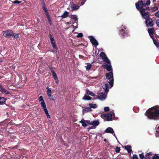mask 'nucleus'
<instances>
[{"label":"nucleus","instance_id":"nucleus-19","mask_svg":"<svg viewBox=\"0 0 159 159\" xmlns=\"http://www.w3.org/2000/svg\"><path fill=\"white\" fill-rule=\"evenodd\" d=\"M103 89L105 90V92L107 93L109 91L108 85L107 84H105L102 86Z\"/></svg>","mask_w":159,"mask_h":159},{"label":"nucleus","instance_id":"nucleus-48","mask_svg":"<svg viewBox=\"0 0 159 159\" xmlns=\"http://www.w3.org/2000/svg\"><path fill=\"white\" fill-rule=\"evenodd\" d=\"M137 156L136 154H134L133 156V159H138Z\"/></svg>","mask_w":159,"mask_h":159},{"label":"nucleus","instance_id":"nucleus-42","mask_svg":"<svg viewBox=\"0 0 159 159\" xmlns=\"http://www.w3.org/2000/svg\"><path fill=\"white\" fill-rule=\"evenodd\" d=\"M41 2H42V3H43V10L44 11L46 12L47 11L46 10V8H45V4L44 3H43V1H42V0H41Z\"/></svg>","mask_w":159,"mask_h":159},{"label":"nucleus","instance_id":"nucleus-57","mask_svg":"<svg viewBox=\"0 0 159 159\" xmlns=\"http://www.w3.org/2000/svg\"><path fill=\"white\" fill-rule=\"evenodd\" d=\"M47 18H48V20H49V19H50L49 15L48 14H47Z\"/></svg>","mask_w":159,"mask_h":159},{"label":"nucleus","instance_id":"nucleus-8","mask_svg":"<svg viewBox=\"0 0 159 159\" xmlns=\"http://www.w3.org/2000/svg\"><path fill=\"white\" fill-rule=\"evenodd\" d=\"M72 19H73L75 21V22H74L73 24L75 25V24L76 26H74V29H75L77 28V21H78V18L77 17V16L76 15H72L70 17Z\"/></svg>","mask_w":159,"mask_h":159},{"label":"nucleus","instance_id":"nucleus-63","mask_svg":"<svg viewBox=\"0 0 159 159\" xmlns=\"http://www.w3.org/2000/svg\"><path fill=\"white\" fill-rule=\"evenodd\" d=\"M79 57H80L81 58H82V57H83V56L81 55H79Z\"/></svg>","mask_w":159,"mask_h":159},{"label":"nucleus","instance_id":"nucleus-2","mask_svg":"<svg viewBox=\"0 0 159 159\" xmlns=\"http://www.w3.org/2000/svg\"><path fill=\"white\" fill-rule=\"evenodd\" d=\"M106 77L108 80H109V81H108V83L110 85L111 87H113L114 83V79L112 72H110L107 73L106 75Z\"/></svg>","mask_w":159,"mask_h":159},{"label":"nucleus","instance_id":"nucleus-52","mask_svg":"<svg viewBox=\"0 0 159 159\" xmlns=\"http://www.w3.org/2000/svg\"><path fill=\"white\" fill-rule=\"evenodd\" d=\"M155 15L157 17L159 18V11L155 13Z\"/></svg>","mask_w":159,"mask_h":159},{"label":"nucleus","instance_id":"nucleus-9","mask_svg":"<svg viewBox=\"0 0 159 159\" xmlns=\"http://www.w3.org/2000/svg\"><path fill=\"white\" fill-rule=\"evenodd\" d=\"M69 7L71 11L77 10L79 8V6L73 3L70 4L69 5Z\"/></svg>","mask_w":159,"mask_h":159},{"label":"nucleus","instance_id":"nucleus-21","mask_svg":"<svg viewBox=\"0 0 159 159\" xmlns=\"http://www.w3.org/2000/svg\"><path fill=\"white\" fill-rule=\"evenodd\" d=\"M92 110L90 108V107H87L85 108L83 110V113L84 114L85 112H87L90 111H91Z\"/></svg>","mask_w":159,"mask_h":159},{"label":"nucleus","instance_id":"nucleus-24","mask_svg":"<svg viewBox=\"0 0 159 159\" xmlns=\"http://www.w3.org/2000/svg\"><path fill=\"white\" fill-rule=\"evenodd\" d=\"M39 101L40 102H41L40 103V105L41 107H42V103H43L45 105H46L45 103L44 102V101L43 100V98L42 96H41L39 97Z\"/></svg>","mask_w":159,"mask_h":159},{"label":"nucleus","instance_id":"nucleus-56","mask_svg":"<svg viewBox=\"0 0 159 159\" xmlns=\"http://www.w3.org/2000/svg\"><path fill=\"white\" fill-rule=\"evenodd\" d=\"M85 122H86V123H87L88 124H89L90 125V123L91 122V121L90 120H86Z\"/></svg>","mask_w":159,"mask_h":159},{"label":"nucleus","instance_id":"nucleus-17","mask_svg":"<svg viewBox=\"0 0 159 159\" xmlns=\"http://www.w3.org/2000/svg\"><path fill=\"white\" fill-rule=\"evenodd\" d=\"M51 42L53 48L56 51H57L58 50V48L57 46L55 40H51Z\"/></svg>","mask_w":159,"mask_h":159},{"label":"nucleus","instance_id":"nucleus-18","mask_svg":"<svg viewBox=\"0 0 159 159\" xmlns=\"http://www.w3.org/2000/svg\"><path fill=\"white\" fill-rule=\"evenodd\" d=\"M7 99L4 97H0V105H3L5 103Z\"/></svg>","mask_w":159,"mask_h":159},{"label":"nucleus","instance_id":"nucleus-33","mask_svg":"<svg viewBox=\"0 0 159 159\" xmlns=\"http://www.w3.org/2000/svg\"><path fill=\"white\" fill-rule=\"evenodd\" d=\"M92 65L91 64L87 63V66L86 67L87 70H89L92 67Z\"/></svg>","mask_w":159,"mask_h":159},{"label":"nucleus","instance_id":"nucleus-20","mask_svg":"<svg viewBox=\"0 0 159 159\" xmlns=\"http://www.w3.org/2000/svg\"><path fill=\"white\" fill-rule=\"evenodd\" d=\"M125 149L127 150L128 152L130 153L132 151L131 146L130 145H127L125 147Z\"/></svg>","mask_w":159,"mask_h":159},{"label":"nucleus","instance_id":"nucleus-47","mask_svg":"<svg viewBox=\"0 0 159 159\" xmlns=\"http://www.w3.org/2000/svg\"><path fill=\"white\" fill-rule=\"evenodd\" d=\"M89 40H96L94 38L93 36H89Z\"/></svg>","mask_w":159,"mask_h":159},{"label":"nucleus","instance_id":"nucleus-59","mask_svg":"<svg viewBox=\"0 0 159 159\" xmlns=\"http://www.w3.org/2000/svg\"><path fill=\"white\" fill-rule=\"evenodd\" d=\"M2 48L1 46H0V52H1L2 51Z\"/></svg>","mask_w":159,"mask_h":159},{"label":"nucleus","instance_id":"nucleus-44","mask_svg":"<svg viewBox=\"0 0 159 159\" xmlns=\"http://www.w3.org/2000/svg\"><path fill=\"white\" fill-rule=\"evenodd\" d=\"M158 130L156 131V136L159 137V126L157 128Z\"/></svg>","mask_w":159,"mask_h":159},{"label":"nucleus","instance_id":"nucleus-58","mask_svg":"<svg viewBox=\"0 0 159 159\" xmlns=\"http://www.w3.org/2000/svg\"><path fill=\"white\" fill-rule=\"evenodd\" d=\"M48 22L49 23V24L50 25H52V22H51V19H49V20H48Z\"/></svg>","mask_w":159,"mask_h":159},{"label":"nucleus","instance_id":"nucleus-62","mask_svg":"<svg viewBox=\"0 0 159 159\" xmlns=\"http://www.w3.org/2000/svg\"><path fill=\"white\" fill-rule=\"evenodd\" d=\"M148 158L149 159H152V157H149L147 158Z\"/></svg>","mask_w":159,"mask_h":159},{"label":"nucleus","instance_id":"nucleus-22","mask_svg":"<svg viewBox=\"0 0 159 159\" xmlns=\"http://www.w3.org/2000/svg\"><path fill=\"white\" fill-rule=\"evenodd\" d=\"M92 99V98L88 95H87L86 94L83 98L82 99L85 100H90Z\"/></svg>","mask_w":159,"mask_h":159},{"label":"nucleus","instance_id":"nucleus-40","mask_svg":"<svg viewBox=\"0 0 159 159\" xmlns=\"http://www.w3.org/2000/svg\"><path fill=\"white\" fill-rule=\"evenodd\" d=\"M120 151V148L118 147H116V148L115 151L116 153L119 152Z\"/></svg>","mask_w":159,"mask_h":159},{"label":"nucleus","instance_id":"nucleus-7","mask_svg":"<svg viewBox=\"0 0 159 159\" xmlns=\"http://www.w3.org/2000/svg\"><path fill=\"white\" fill-rule=\"evenodd\" d=\"M3 34L4 36L6 37H11L12 35L13 32L11 30H7L3 32Z\"/></svg>","mask_w":159,"mask_h":159},{"label":"nucleus","instance_id":"nucleus-39","mask_svg":"<svg viewBox=\"0 0 159 159\" xmlns=\"http://www.w3.org/2000/svg\"><path fill=\"white\" fill-rule=\"evenodd\" d=\"M139 156L140 158L139 159H143L144 157V153L142 152L141 154H139Z\"/></svg>","mask_w":159,"mask_h":159},{"label":"nucleus","instance_id":"nucleus-49","mask_svg":"<svg viewBox=\"0 0 159 159\" xmlns=\"http://www.w3.org/2000/svg\"><path fill=\"white\" fill-rule=\"evenodd\" d=\"M21 2V1L16 0L13 2V3L15 4H19Z\"/></svg>","mask_w":159,"mask_h":159},{"label":"nucleus","instance_id":"nucleus-29","mask_svg":"<svg viewBox=\"0 0 159 159\" xmlns=\"http://www.w3.org/2000/svg\"><path fill=\"white\" fill-rule=\"evenodd\" d=\"M46 89L47 90V95L52 94V91L48 86L46 87Z\"/></svg>","mask_w":159,"mask_h":159},{"label":"nucleus","instance_id":"nucleus-15","mask_svg":"<svg viewBox=\"0 0 159 159\" xmlns=\"http://www.w3.org/2000/svg\"><path fill=\"white\" fill-rule=\"evenodd\" d=\"M106 95H105V93H104L103 92H102L98 94V98L99 99H105L106 98Z\"/></svg>","mask_w":159,"mask_h":159},{"label":"nucleus","instance_id":"nucleus-36","mask_svg":"<svg viewBox=\"0 0 159 159\" xmlns=\"http://www.w3.org/2000/svg\"><path fill=\"white\" fill-rule=\"evenodd\" d=\"M153 155L151 152H149L148 153H147L145 155V157L146 158H147L149 157L150 156H152Z\"/></svg>","mask_w":159,"mask_h":159},{"label":"nucleus","instance_id":"nucleus-25","mask_svg":"<svg viewBox=\"0 0 159 159\" xmlns=\"http://www.w3.org/2000/svg\"><path fill=\"white\" fill-rule=\"evenodd\" d=\"M102 60L104 62L107 63V64H110L111 63L110 61L107 57L105 58H102Z\"/></svg>","mask_w":159,"mask_h":159},{"label":"nucleus","instance_id":"nucleus-53","mask_svg":"<svg viewBox=\"0 0 159 159\" xmlns=\"http://www.w3.org/2000/svg\"><path fill=\"white\" fill-rule=\"evenodd\" d=\"M104 132H103L102 133H98L96 135L97 136L98 135L99 136L101 137V135H102V134H104Z\"/></svg>","mask_w":159,"mask_h":159},{"label":"nucleus","instance_id":"nucleus-50","mask_svg":"<svg viewBox=\"0 0 159 159\" xmlns=\"http://www.w3.org/2000/svg\"><path fill=\"white\" fill-rule=\"evenodd\" d=\"M49 68L51 70L52 73V74L53 72L55 73V71L53 70V69L52 67H49Z\"/></svg>","mask_w":159,"mask_h":159},{"label":"nucleus","instance_id":"nucleus-13","mask_svg":"<svg viewBox=\"0 0 159 159\" xmlns=\"http://www.w3.org/2000/svg\"><path fill=\"white\" fill-rule=\"evenodd\" d=\"M0 91L4 94H11V93L4 89L3 87L1 84H0Z\"/></svg>","mask_w":159,"mask_h":159},{"label":"nucleus","instance_id":"nucleus-14","mask_svg":"<svg viewBox=\"0 0 159 159\" xmlns=\"http://www.w3.org/2000/svg\"><path fill=\"white\" fill-rule=\"evenodd\" d=\"M148 31L149 33V34L151 37V38L152 39V40H154L153 39V34H154V28H151L150 29H148Z\"/></svg>","mask_w":159,"mask_h":159},{"label":"nucleus","instance_id":"nucleus-12","mask_svg":"<svg viewBox=\"0 0 159 159\" xmlns=\"http://www.w3.org/2000/svg\"><path fill=\"white\" fill-rule=\"evenodd\" d=\"M103 68L106 69L108 71L112 72V68L111 66V63L110 64H106L103 65Z\"/></svg>","mask_w":159,"mask_h":159},{"label":"nucleus","instance_id":"nucleus-34","mask_svg":"<svg viewBox=\"0 0 159 159\" xmlns=\"http://www.w3.org/2000/svg\"><path fill=\"white\" fill-rule=\"evenodd\" d=\"M11 36H13L15 39H18L19 37V35L18 34L14 33H13L12 35Z\"/></svg>","mask_w":159,"mask_h":159},{"label":"nucleus","instance_id":"nucleus-28","mask_svg":"<svg viewBox=\"0 0 159 159\" xmlns=\"http://www.w3.org/2000/svg\"><path fill=\"white\" fill-rule=\"evenodd\" d=\"M99 124V122L98 120H96L93 121V124H92V125L96 126L98 125Z\"/></svg>","mask_w":159,"mask_h":159},{"label":"nucleus","instance_id":"nucleus-64","mask_svg":"<svg viewBox=\"0 0 159 159\" xmlns=\"http://www.w3.org/2000/svg\"><path fill=\"white\" fill-rule=\"evenodd\" d=\"M156 1V0H152V1L153 2H154Z\"/></svg>","mask_w":159,"mask_h":159},{"label":"nucleus","instance_id":"nucleus-54","mask_svg":"<svg viewBox=\"0 0 159 159\" xmlns=\"http://www.w3.org/2000/svg\"><path fill=\"white\" fill-rule=\"evenodd\" d=\"M156 23L157 25V26L159 27V19L156 20Z\"/></svg>","mask_w":159,"mask_h":159},{"label":"nucleus","instance_id":"nucleus-1","mask_svg":"<svg viewBox=\"0 0 159 159\" xmlns=\"http://www.w3.org/2000/svg\"><path fill=\"white\" fill-rule=\"evenodd\" d=\"M145 115L150 119L159 120V107L156 106L149 108L145 113Z\"/></svg>","mask_w":159,"mask_h":159},{"label":"nucleus","instance_id":"nucleus-32","mask_svg":"<svg viewBox=\"0 0 159 159\" xmlns=\"http://www.w3.org/2000/svg\"><path fill=\"white\" fill-rule=\"evenodd\" d=\"M89 105L90 108H95L97 107V105L95 104L90 103V104H89Z\"/></svg>","mask_w":159,"mask_h":159},{"label":"nucleus","instance_id":"nucleus-41","mask_svg":"<svg viewBox=\"0 0 159 159\" xmlns=\"http://www.w3.org/2000/svg\"><path fill=\"white\" fill-rule=\"evenodd\" d=\"M52 75H53V77L54 80L58 78L55 72L54 73L53 72Z\"/></svg>","mask_w":159,"mask_h":159},{"label":"nucleus","instance_id":"nucleus-5","mask_svg":"<svg viewBox=\"0 0 159 159\" xmlns=\"http://www.w3.org/2000/svg\"><path fill=\"white\" fill-rule=\"evenodd\" d=\"M145 10H141L140 11V12L142 16V18L145 19L148 18H150L149 13L147 11H145Z\"/></svg>","mask_w":159,"mask_h":159},{"label":"nucleus","instance_id":"nucleus-30","mask_svg":"<svg viewBox=\"0 0 159 159\" xmlns=\"http://www.w3.org/2000/svg\"><path fill=\"white\" fill-rule=\"evenodd\" d=\"M90 42H91L94 45L95 47L97 46L98 44V43L97 41V40H90Z\"/></svg>","mask_w":159,"mask_h":159},{"label":"nucleus","instance_id":"nucleus-3","mask_svg":"<svg viewBox=\"0 0 159 159\" xmlns=\"http://www.w3.org/2000/svg\"><path fill=\"white\" fill-rule=\"evenodd\" d=\"M136 7L137 9L141 10H149V7H145V5L143 3L142 1H139L135 4Z\"/></svg>","mask_w":159,"mask_h":159},{"label":"nucleus","instance_id":"nucleus-11","mask_svg":"<svg viewBox=\"0 0 159 159\" xmlns=\"http://www.w3.org/2000/svg\"><path fill=\"white\" fill-rule=\"evenodd\" d=\"M145 23L147 26L152 27L153 25L152 20L151 18H148L145 20Z\"/></svg>","mask_w":159,"mask_h":159},{"label":"nucleus","instance_id":"nucleus-37","mask_svg":"<svg viewBox=\"0 0 159 159\" xmlns=\"http://www.w3.org/2000/svg\"><path fill=\"white\" fill-rule=\"evenodd\" d=\"M152 159H159V156L157 154H155L152 157Z\"/></svg>","mask_w":159,"mask_h":159},{"label":"nucleus","instance_id":"nucleus-6","mask_svg":"<svg viewBox=\"0 0 159 159\" xmlns=\"http://www.w3.org/2000/svg\"><path fill=\"white\" fill-rule=\"evenodd\" d=\"M102 118H105L107 119V121H110L112 120V115L111 114L107 113V114H103L102 115Z\"/></svg>","mask_w":159,"mask_h":159},{"label":"nucleus","instance_id":"nucleus-16","mask_svg":"<svg viewBox=\"0 0 159 159\" xmlns=\"http://www.w3.org/2000/svg\"><path fill=\"white\" fill-rule=\"evenodd\" d=\"M105 132L113 134L114 133V131L112 128L108 127L105 130Z\"/></svg>","mask_w":159,"mask_h":159},{"label":"nucleus","instance_id":"nucleus-26","mask_svg":"<svg viewBox=\"0 0 159 159\" xmlns=\"http://www.w3.org/2000/svg\"><path fill=\"white\" fill-rule=\"evenodd\" d=\"M86 93L88 94L89 95H91V96H93V97L95 96V94L93 93V92H92L90 91L89 89L86 90Z\"/></svg>","mask_w":159,"mask_h":159},{"label":"nucleus","instance_id":"nucleus-27","mask_svg":"<svg viewBox=\"0 0 159 159\" xmlns=\"http://www.w3.org/2000/svg\"><path fill=\"white\" fill-rule=\"evenodd\" d=\"M80 123H81L82 125L84 127H85L87 126L85 120L83 119L80 122Z\"/></svg>","mask_w":159,"mask_h":159},{"label":"nucleus","instance_id":"nucleus-31","mask_svg":"<svg viewBox=\"0 0 159 159\" xmlns=\"http://www.w3.org/2000/svg\"><path fill=\"white\" fill-rule=\"evenodd\" d=\"M100 57L102 58H102H104L106 57L107 56L106 55L105 53L103 52H102L100 54Z\"/></svg>","mask_w":159,"mask_h":159},{"label":"nucleus","instance_id":"nucleus-60","mask_svg":"<svg viewBox=\"0 0 159 159\" xmlns=\"http://www.w3.org/2000/svg\"><path fill=\"white\" fill-rule=\"evenodd\" d=\"M104 141L105 142H107V140L106 139H104Z\"/></svg>","mask_w":159,"mask_h":159},{"label":"nucleus","instance_id":"nucleus-35","mask_svg":"<svg viewBox=\"0 0 159 159\" xmlns=\"http://www.w3.org/2000/svg\"><path fill=\"white\" fill-rule=\"evenodd\" d=\"M49 99L52 101H54L55 99H54V97L52 95V94L49 95H48Z\"/></svg>","mask_w":159,"mask_h":159},{"label":"nucleus","instance_id":"nucleus-51","mask_svg":"<svg viewBox=\"0 0 159 159\" xmlns=\"http://www.w3.org/2000/svg\"><path fill=\"white\" fill-rule=\"evenodd\" d=\"M95 128H96V126H92L89 127L88 128V131H89V130L91 129H95Z\"/></svg>","mask_w":159,"mask_h":159},{"label":"nucleus","instance_id":"nucleus-46","mask_svg":"<svg viewBox=\"0 0 159 159\" xmlns=\"http://www.w3.org/2000/svg\"><path fill=\"white\" fill-rule=\"evenodd\" d=\"M104 110L105 111H108L109 110V107H105L104 108Z\"/></svg>","mask_w":159,"mask_h":159},{"label":"nucleus","instance_id":"nucleus-4","mask_svg":"<svg viewBox=\"0 0 159 159\" xmlns=\"http://www.w3.org/2000/svg\"><path fill=\"white\" fill-rule=\"evenodd\" d=\"M119 34L125 37H127L129 35V31L124 26H121L119 28Z\"/></svg>","mask_w":159,"mask_h":159},{"label":"nucleus","instance_id":"nucleus-23","mask_svg":"<svg viewBox=\"0 0 159 159\" xmlns=\"http://www.w3.org/2000/svg\"><path fill=\"white\" fill-rule=\"evenodd\" d=\"M69 15V12L67 11H65L61 16L62 19L65 18L67 17Z\"/></svg>","mask_w":159,"mask_h":159},{"label":"nucleus","instance_id":"nucleus-45","mask_svg":"<svg viewBox=\"0 0 159 159\" xmlns=\"http://www.w3.org/2000/svg\"><path fill=\"white\" fill-rule=\"evenodd\" d=\"M83 36V34L82 33H80L78 34L76 36L78 38L82 37Z\"/></svg>","mask_w":159,"mask_h":159},{"label":"nucleus","instance_id":"nucleus-55","mask_svg":"<svg viewBox=\"0 0 159 159\" xmlns=\"http://www.w3.org/2000/svg\"><path fill=\"white\" fill-rule=\"evenodd\" d=\"M55 80V82L57 83V84H58V82H59V80H58V78L56 79H55L54 80Z\"/></svg>","mask_w":159,"mask_h":159},{"label":"nucleus","instance_id":"nucleus-43","mask_svg":"<svg viewBox=\"0 0 159 159\" xmlns=\"http://www.w3.org/2000/svg\"><path fill=\"white\" fill-rule=\"evenodd\" d=\"M153 41L154 43L155 44V45L157 47L159 46V43H158L157 41V40H153Z\"/></svg>","mask_w":159,"mask_h":159},{"label":"nucleus","instance_id":"nucleus-10","mask_svg":"<svg viewBox=\"0 0 159 159\" xmlns=\"http://www.w3.org/2000/svg\"><path fill=\"white\" fill-rule=\"evenodd\" d=\"M43 103H42V107L43 109L44 110V111L45 113L46 116L48 119H50L51 118L49 114L48 111L47 109L46 105H45Z\"/></svg>","mask_w":159,"mask_h":159},{"label":"nucleus","instance_id":"nucleus-38","mask_svg":"<svg viewBox=\"0 0 159 159\" xmlns=\"http://www.w3.org/2000/svg\"><path fill=\"white\" fill-rule=\"evenodd\" d=\"M150 3V0H147L146 2V3L145 4V7H148V5H149Z\"/></svg>","mask_w":159,"mask_h":159},{"label":"nucleus","instance_id":"nucleus-61","mask_svg":"<svg viewBox=\"0 0 159 159\" xmlns=\"http://www.w3.org/2000/svg\"><path fill=\"white\" fill-rule=\"evenodd\" d=\"M93 124V121H91L90 123V125H92V124Z\"/></svg>","mask_w":159,"mask_h":159}]
</instances>
